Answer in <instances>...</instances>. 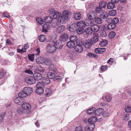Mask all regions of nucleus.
I'll return each instance as SVG.
<instances>
[{"instance_id": "nucleus-18", "label": "nucleus", "mask_w": 131, "mask_h": 131, "mask_svg": "<svg viewBox=\"0 0 131 131\" xmlns=\"http://www.w3.org/2000/svg\"><path fill=\"white\" fill-rule=\"evenodd\" d=\"M68 38V36L67 34H64L60 37V40L61 41H67Z\"/></svg>"}, {"instance_id": "nucleus-20", "label": "nucleus", "mask_w": 131, "mask_h": 131, "mask_svg": "<svg viewBox=\"0 0 131 131\" xmlns=\"http://www.w3.org/2000/svg\"><path fill=\"white\" fill-rule=\"evenodd\" d=\"M74 15L75 19L77 20H80L82 18L81 14L78 12H77L74 13Z\"/></svg>"}, {"instance_id": "nucleus-42", "label": "nucleus", "mask_w": 131, "mask_h": 131, "mask_svg": "<svg viewBox=\"0 0 131 131\" xmlns=\"http://www.w3.org/2000/svg\"><path fill=\"white\" fill-rule=\"evenodd\" d=\"M45 85V84L42 82H38L36 86V88H43Z\"/></svg>"}, {"instance_id": "nucleus-34", "label": "nucleus", "mask_w": 131, "mask_h": 131, "mask_svg": "<svg viewBox=\"0 0 131 131\" xmlns=\"http://www.w3.org/2000/svg\"><path fill=\"white\" fill-rule=\"evenodd\" d=\"M114 4L112 2L109 3L107 5V8L108 9H112L114 8L115 6Z\"/></svg>"}, {"instance_id": "nucleus-44", "label": "nucleus", "mask_w": 131, "mask_h": 131, "mask_svg": "<svg viewBox=\"0 0 131 131\" xmlns=\"http://www.w3.org/2000/svg\"><path fill=\"white\" fill-rule=\"evenodd\" d=\"M44 84H49L50 82V80L49 78H44L43 80H42V82Z\"/></svg>"}, {"instance_id": "nucleus-23", "label": "nucleus", "mask_w": 131, "mask_h": 131, "mask_svg": "<svg viewBox=\"0 0 131 131\" xmlns=\"http://www.w3.org/2000/svg\"><path fill=\"white\" fill-rule=\"evenodd\" d=\"M116 26V25L112 23L111 22L110 24L108 25L107 27L108 30H111L114 29L115 27Z\"/></svg>"}, {"instance_id": "nucleus-35", "label": "nucleus", "mask_w": 131, "mask_h": 131, "mask_svg": "<svg viewBox=\"0 0 131 131\" xmlns=\"http://www.w3.org/2000/svg\"><path fill=\"white\" fill-rule=\"evenodd\" d=\"M49 70L53 72H56V69L54 65L53 64H50L49 67Z\"/></svg>"}, {"instance_id": "nucleus-4", "label": "nucleus", "mask_w": 131, "mask_h": 131, "mask_svg": "<svg viewBox=\"0 0 131 131\" xmlns=\"http://www.w3.org/2000/svg\"><path fill=\"white\" fill-rule=\"evenodd\" d=\"M25 82L28 84H30L35 83L36 82V81L34 77L30 76L26 78Z\"/></svg>"}, {"instance_id": "nucleus-30", "label": "nucleus", "mask_w": 131, "mask_h": 131, "mask_svg": "<svg viewBox=\"0 0 131 131\" xmlns=\"http://www.w3.org/2000/svg\"><path fill=\"white\" fill-rule=\"evenodd\" d=\"M47 76L49 78L53 79L56 76L55 74L53 72H50L48 73Z\"/></svg>"}, {"instance_id": "nucleus-13", "label": "nucleus", "mask_w": 131, "mask_h": 131, "mask_svg": "<svg viewBox=\"0 0 131 131\" xmlns=\"http://www.w3.org/2000/svg\"><path fill=\"white\" fill-rule=\"evenodd\" d=\"M108 16V13L106 12H103L100 14V17L103 19L107 18Z\"/></svg>"}, {"instance_id": "nucleus-38", "label": "nucleus", "mask_w": 131, "mask_h": 131, "mask_svg": "<svg viewBox=\"0 0 131 131\" xmlns=\"http://www.w3.org/2000/svg\"><path fill=\"white\" fill-rule=\"evenodd\" d=\"M70 40L72 42H75L78 39V38L76 36H72L70 37Z\"/></svg>"}, {"instance_id": "nucleus-47", "label": "nucleus", "mask_w": 131, "mask_h": 131, "mask_svg": "<svg viewBox=\"0 0 131 131\" xmlns=\"http://www.w3.org/2000/svg\"><path fill=\"white\" fill-rule=\"evenodd\" d=\"M116 33L115 32L112 31L108 34V37L110 38L111 39L114 38L115 36Z\"/></svg>"}, {"instance_id": "nucleus-7", "label": "nucleus", "mask_w": 131, "mask_h": 131, "mask_svg": "<svg viewBox=\"0 0 131 131\" xmlns=\"http://www.w3.org/2000/svg\"><path fill=\"white\" fill-rule=\"evenodd\" d=\"M91 39H89L86 40L85 44V47L86 48H89L93 44Z\"/></svg>"}, {"instance_id": "nucleus-51", "label": "nucleus", "mask_w": 131, "mask_h": 131, "mask_svg": "<svg viewBox=\"0 0 131 131\" xmlns=\"http://www.w3.org/2000/svg\"><path fill=\"white\" fill-rule=\"evenodd\" d=\"M130 117L129 115L127 114H125L124 115L123 119L126 121H128L130 119Z\"/></svg>"}, {"instance_id": "nucleus-52", "label": "nucleus", "mask_w": 131, "mask_h": 131, "mask_svg": "<svg viewBox=\"0 0 131 131\" xmlns=\"http://www.w3.org/2000/svg\"><path fill=\"white\" fill-rule=\"evenodd\" d=\"M106 33L104 30H102L100 32V36L102 37H104L106 36Z\"/></svg>"}, {"instance_id": "nucleus-58", "label": "nucleus", "mask_w": 131, "mask_h": 131, "mask_svg": "<svg viewBox=\"0 0 131 131\" xmlns=\"http://www.w3.org/2000/svg\"><path fill=\"white\" fill-rule=\"evenodd\" d=\"M75 131H84L82 127L80 126H78L75 128Z\"/></svg>"}, {"instance_id": "nucleus-6", "label": "nucleus", "mask_w": 131, "mask_h": 131, "mask_svg": "<svg viewBox=\"0 0 131 131\" xmlns=\"http://www.w3.org/2000/svg\"><path fill=\"white\" fill-rule=\"evenodd\" d=\"M54 45L56 49H61L63 47V45L62 44V42L61 40H57L56 42H54Z\"/></svg>"}, {"instance_id": "nucleus-39", "label": "nucleus", "mask_w": 131, "mask_h": 131, "mask_svg": "<svg viewBox=\"0 0 131 131\" xmlns=\"http://www.w3.org/2000/svg\"><path fill=\"white\" fill-rule=\"evenodd\" d=\"M107 41L106 40H104L100 43V45L102 47H105L107 44Z\"/></svg>"}, {"instance_id": "nucleus-31", "label": "nucleus", "mask_w": 131, "mask_h": 131, "mask_svg": "<svg viewBox=\"0 0 131 131\" xmlns=\"http://www.w3.org/2000/svg\"><path fill=\"white\" fill-rule=\"evenodd\" d=\"M107 3L106 2L102 1L99 3V6L101 8H104L106 6Z\"/></svg>"}, {"instance_id": "nucleus-22", "label": "nucleus", "mask_w": 131, "mask_h": 131, "mask_svg": "<svg viewBox=\"0 0 131 131\" xmlns=\"http://www.w3.org/2000/svg\"><path fill=\"white\" fill-rule=\"evenodd\" d=\"M44 21L45 23H51L53 21L52 17L50 16L46 17L44 19Z\"/></svg>"}, {"instance_id": "nucleus-48", "label": "nucleus", "mask_w": 131, "mask_h": 131, "mask_svg": "<svg viewBox=\"0 0 131 131\" xmlns=\"http://www.w3.org/2000/svg\"><path fill=\"white\" fill-rule=\"evenodd\" d=\"M37 22L40 24H42L43 23V20L42 18H36Z\"/></svg>"}, {"instance_id": "nucleus-60", "label": "nucleus", "mask_w": 131, "mask_h": 131, "mask_svg": "<svg viewBox=\"0 0 131 131\" xmlns=\"http://www.w3.org/2000/svg\"><path fill=\"white\" fill-rule=\"evenodd\" d=\"M58 23L57 21H56L53 22L52 24V26L53 27H54L57 26L58 25Z\"/></svg>"}, {"instance_id": "nucleus-1", "label": "nucleus", "mask_w": 131, "mask_h": 131, "mask_svg": "<svg viewBox=\"0 0 131 131\" xmlns=\"http://www.w3.org/2000/svg\"><path fill=\"white\" fill-rule=\"evenodd\" d=\"M32 89L29 87H25L18 94L19 96L20 97H25L28 95H30L32 92Z\"/></svg>"}, {"instance_id": "nucleus-54", "label": "nucleus", "mask_w": 131, "mask_h": 131, "mask_svg": "<svg viewBox=\"0 0 131 131\" xmlns=\"http://www.w3.org/2000/svg\"><path fill=\"white\" fill-rule=\"evenodd\" d=\"M125 111L127 112H131V107L129 106H127L125 108Z\"/></svg>"}, {"instance_id": "nucleus-57", "label": "nucleus", "mask_w": 131, "mask_h": 131, "mask_svg": "<svg viewBox=\"0 0 131 131\" xmlns=\"http://www.w3.org/2000/svg\"><path fill=\"white\" fill-rule=\"evenodd\" d=\"M91 13V14L90 13V14H88L87 15L88 17L90 20L93 19V16L94 14L93 12H92Z\"/></svg>"}, {"instance_id": "nucleus-17", "label": "nucleus", "mask_w": 131, "mask_h": 131, "mask_svg": "<svg viewBox=\"0 0 131 131\" xmlns=\"http://www.w3.org/2000/svg\"><path fill=\"white\" fill-rule=\"evenodd\" d=\"M50 26L49 24H44L42 27V31L46 32L48 31V30L50 29Z\"/></svg>"}, {"instance_id": "nucleus-55", "label": "nucleus", "mask_w": 131, "mask_h": 131, "mask_svg": "<svg viewBox=\"0 0 131 131\" xmlns=\"http://www.w3.org/2000/svg\"><path fill=\"white\" fill-rule=\"evenodd\" d=\"M88 55L90 58H95L97 56L96 54L91 53H88Z\"/></svg>"}, {"instance_id": "nucleus-21", "label": "nucleus", "mask_w": 131, "mask_h": 131, "mask_svg": "<svg viewBox=\"0 0 131 131\" xmlns=\"http://www.w3.org/2000/svg\"><path fill=\"white\" fill-rule=\"evenodd\" d=\"M75 44V42L70 41L67 42V46L68 48H72L74 47Z\"/></svg>"}, {"instance_id": "nucleus-56", "label": "nucleus", "mask_w": 131, "mask_h": 131, "mask_svg": "<svg viewBox=\"0 0 131 131\" xmlns=\"http://www.w3.org/2000/svg\"><path fill=\"white\" fill-rule=\"evenodd\" d=\"M25 72L30 75H32L33 74V72L30 69H28L25 70Z\"/></svg>"}, {"instance_id": "nucleus-32", "label": "nucleus", "mask_w": 131, "mask_h": 131, "mask_svg": "<svg viewBox=\"0 0 131 131\" xmlns=\"http://www.w3.org/2000/svg\"><path fill=\"white\" fill-rule=\"evenodd\" d=\"M105 98L107 102H110L112 99V96L111 94H108L106 95Z\"/></svg>"}, {"instance_id": "nucleus-12", "label": "nucleus", "mask_w": 131, "mask_h": 131, "mask_svg": "<svg viewBox=\"0 0 131 131\" xmlns=\"http://www.w3.org/2000/svg\"><path fill=\"white\" fill-rule=\"evenodd\" d=\"M22 106L23 108L27 110H29L31 108L30 105L28 102L23 103L22 105Z\"/></svg>"}, {"instance_id": "nucleus-2", "label": "nucleus", "mask_w": 131, "mask_h": 131, "mask_svg": "<svg viewBox=\"0 0 131 131\" xmlns=\"http://www.w3.org/2000/svg\"><path fill=\"white\" fill-rule=\"evenodd\" d=\"M46 49L47 51L49 53H53L55 52L57 49L54 45V42L52 41L48 43Z\"/></svg>"}, {"instance_id": "nucleus-27", "label": "nucleus", "mask_w": 131, "mask_h": 131, "mask_svg": "<svg viewBox=\"0 0 131 131\" xmlns=\"http://www.w3.org/2000/svg\"><path fill=\"white\" fill-rule=\"evenodd\" d=\"M44 90L43 88H37L35 92L38 94H41L43 93Z\"/></svg>"}, {"instance_id": "nucleus-11", "label": "nucleus", "mask_w": 131, "mask_h": 131, "mask_svg": "<svg viewBox=\"0 0 131 131\" xmlns=\"http://www.w3.org/2000/svg\"><path fill=\"white\" fill-rule=\"evenodd\" d=\"M77 45L75 47L74 49L77 52L80 53L83 50V48L80 45H78L77 42L76 43Z\"/></svg>"}, {"instance_id": "nucleus-46", "label": "nucleus", "mask_w": 131, "mask_h": 131, "mask_svg": "<svg viewBox=\"0 0 131 131\" xmlns=\"http://www.w3.org/2000/svg\"><path fill=\"white\" fill-rule=\"evenodd\" d=\"M35 55L33 53L28 54V57L29 60L31 61H33L34 59Z\"/></svg>"}, {"instance_id": "nucleus-9", "label": "nucleus", "mask_w": 131, "mask_h": 131, "mask_svg": "<svg viewBox=\"0 0 131 131\" xmlns=\"http://www.w3.org/2000/svg\"><path fill=\"white\" fill-rule=\"evenodd\" d=\"M64 26L62 25L58 27L56 30V32L57 33L60 34L63 32L65 30Z\"/></svg>"}, {"instance_id": "nucleus-14", "label": "nucleus", "mask_w": 131, "mask_h": 131, "mask_svg": "<svg viewBox=\"0 0 131 131\" xmlns=\"http://www.w3.org/2000/svg\"><path fill=\"white\" fill-rule=\"evenodd\" d=\"M111 21V22L113 24L116 25L119 22V20L117 18H115L113 20H112L111 18H109L106 20L109 23L108 21Z\"/></svg>"}, {"instance_id": "nucleus-16", "label": "nucleus", "mask_w": 131, "mask_h": 131, "mask_svg": "<svg viewBox=\"0 0 131 131\" xmlns=\"http://www.w3.org/2000/svg\"><path fill=\"white\" fill-rule=\"evenodd\" d=\"M85 26H93L94 24V21L89 19L86 21L85 22Z\"/></svg>"}, {"instance_id": "nucleus-33", "label": "nucleus", "mask_w": 131, "mask_h": 131, "mask_svg": "<svg viewBox=\"0 0 131 131\" xmlns=\"http://www.w3.org/2000/svg\"><path fill=\"white\" fill-rule=\"evenodd\" d=\"M95 108L94 107L91 108L87 111V113L89 114H92L94 113L95 111Z\"/></svg>"}, {"instance_id": "nucleus-49", "label": "nucleus", "mask_w": 131, "mask_h": 131, "mask_svg": "<svg viewBox=\"0 0 131 131\" xmlns=\"http://www.w3.org/2000/svg\"><path fill=\"white\" fill-rule=\"evenodd\" d=\"M116 10H115L113 9L110 11L109 13V14L111 16H113L116 14Z\"/></svg>"}, {"instance_id": "nucleus-63", "label": "nucleus", "mask_w": 131, "mask_h": 131, "mask_svg": "<svg viewBox=\"0 0 131 131\" xmlns=\"http://www.w3.org/2000/svg\"><path fill=\"white\" fill-rule=\"evenodd\" d=\"M101 9L102 8H101L100 7H97L96 8L95 10L96 12L98 13H99L100 12Z\"/></svg>"}, {"instance_id": "nucleus-24", "label": "nucleus", "mask_w": 131, "mask_h": 131, "mask_svg": "<svg viewBox=\"0 0 131 131\" xmlns=\"http://www.w3.org/2000/svg\"><path fill=\"white\" fill-rule=\"evenodd\" d=\"M96 117L94 116L88 119V122L91 125L94 124V123L96 121Z\"/></svg>"}, {"instance_id": "nucleus-25", "label": "nucleus", "mask_w": 131, "mask_h": 131, "mask_svg": "<svg viewBox=\"0 0 131 131\" xmlns=\"http://www.w3.org/2000/svg\"><path fill=\"white\" fill-rule=\"evenodd\" d=\"M94 124H92L86 126L85 129L86 131H91L94 128Z\"/></svg>"}, {"instance_id": "nucleus-10", "label": "nucleus", "mask_w": 131, "mask_h": 131, "mask_svg": "<svg viewBox=\"0 0 131 131\" xmlns=\"http://www.w3.org/2000/svg\"><path fill=\"white\" fill-rule=\"evenodd\" d=\"M34 68L36 70L38 71L43 74L45 72V69L44 68L41 66H35Z\"/></svg>"}, {"instance_id": "nucleus-61", "label": "nucleus", "mask_w": 131, "mask_h": 131, "mask_svg": "<svg viewBox=\"0 0 131 131\" xmlns=\"http://www.w3.org/2000/svg\"><path fill=\"white\" fill-rule=\"evenodd\" d=\"M17 51L19 53H23L26 52V50H25L24 49L22 48L21 49H17Z\"/></svg>"}, {"instance_id": "nucleus-50", "label": "nucleus", "mask_w": 131, "mask_h": 131, "mask_svg": "<svg viewBox=\"0 0 131 131\" xmlns=\"http://www.w3.org/2000/svg\"><path fill=\"white\" fill-rule=\"evenodd\" d=\"M44 63L47 65H50L51 63V61L47 59H45Z\"/></svg>"}, {"instance_id": "nucleus-41", "label": "nucleus", "mask_w": 131, "mask_h": 131, "mask_svg": "<svg viewBox=\"0 0 131 131\" xmlns=\"http://www.w3.org/2000/svg\"><path fill=\"white\" fill-rule=\"evenodd\" d=\"M92 41L93 44L96 43L98 40V37L97 35L95 36L91 39Z\"/></svg>"}, {"instance_id": "nucleus-62", "label": "nucleus", "mask_w": 131, "mask_h": 131, "mask_svg": "<svg viewBox=\"0 0 131 131\" xmlns=\"http://www.w3.org/2000/svg\"><path fill=\"white\" fill-rule=\"evenodd\" d=\"M101 70L102 71H104L107 69V67L106 66H102L101 67Z\"/></svg>"}, {"instance_id": "nucleus-64", "label": "nucleus", "mask_w": 131, "mask_h": 131, "mask_svg": "<svg viewBox=\"0 0 131 131\" xmlns=\"http://www.w3.org/2000/svg\"><path fill=\"white\" fill-rule=\"evenodd\" d=\"M100 49L99 48H96L95 49L94 51L96 53L98 54H101Z\"/></svg>"}, {"instance_id": "nucleus-40", "label": "nucleus", "mask_w": 131, "mask_h": 131, "mask_svg": "<svg viewBox=\"0 0 131 131\" xmlns=\"http://www.w3.org/2000/svg\"><path fill=\"white\" fill-rule=\"evenodd\" d=\"M46 94L48 96H50L52 94V91L49 88H47L45 90Z\"/></svg>"}, {"instance_id": "nucleus-15", "label": "nucleus", "mask_w": 131, "mask_h": 131, "mask_svg": "<svg viewBox=\"0 0 131 131\" xmlns=\"http://www.w3.org/2000/svg\"><path fill=\"white\" fill-rule=\"evenodd\" d=\"M77 26L78 28H85L86 27L85 26V22L83 21H81L78 22L77 25Z\"/></svg>"}, {"instance_id": "nucleus-43", "label": "nucleus", "mask_w": 131, "mask_h": 131, "mask_svg": "<svg viewBox=\"0 0 131 131\" xmlns=\"http://www.w3.org/2000/svg\"><path fill=\"white\" fill-rule=\"evenodd\" d=\"M85 31L86 34L89 35L91 34L92 32V29L90 27L86 28L85 30Z\"/></svg>"}, {"instance_id": "nucleus-19", "label": "nucleus", "mask_w": 131, "mask_h": 131, "mask_svg": "<svg viewBox=\"0 0 131 131\" xmlns=\"http://www.w3.org/2000/svg\"><path fill=\"white\" fill-rule=\"evenodd\" d=\"M103 110L102 108H99L95 111L94 114L97 116H98L102 114Z\"/></svg>"}, {"instance_id": "nucleus-53", "label": "nucleus", "mask_w": 131, "mask_h": 131, "mask_svg": "<svg viewBox=\"0 0 131 131\" xmlns=\"http://www.w3.org/2000/svg\"><path fill=\"white\" fill-rule=\"evenodd\" d=\"M95 21L96 23L98 24H100L102 22V20L99 17L96 18L95 20Z\"/></svg>"}, {"instance_id": "nucleus-29", "label": "nucleus", "mask_w": 131, "mask_h": 131, "mask_svg": "<svg viewBox=\"0 0 131 131\" xmlns=\"http://www.w3.org/2000/svg\"><path fill=\"white\" fill-rule=\"evenodd\" d=\"M39 40L41 42H44L46 40V36L43 35H41L38 37Z\"/></svg>"}, {"instance_id": "nucleus-3", "label": "nucleus", "mask_w": 131, "mask_h": 131, "mask_svg": "<svg viewBox=\"0 0 131 131\" xmlns=\"http://www.w3.org/2000/svg\"><path fill=\"white\" fill-rule=\"evenodd\" d=\"M70 13V11L68 10L64 11L63 12V15L61 16L60 18L58 19V21L60 20L61 22L67 21L68 19L69 15Z\"/></svg>"}, {"instance_id": "nucleus-26", "label": "nucleus", "mask_w": 131, "mask_h": 131, "mask_svg": "<svg viewBox=\"0 0 131 131\" xmlns=\"http://www.w3.org/2000/svg\"><path fill=\"white\" fill-rule=\"evenodd\" d=\"M91 29L92 31L94 32L97 31L99 29V26L96 25H94L91 26Z\"/></svg>"}, {"instance_id": "nucleus-59", "label": "nucleus", "mask_w": 131, "mask_h": 131, "mask_svg": "<svg viewBox=\"0 0 131 131\" xmlns=\"http://www.w3.org/2000/svg\"><path fill=\"white\" fill-rule=\"evenodd\" d=\"M23 110L20 107H18L17 108V111L18 113L21 114L23 112Z\"/></svg>"}, {"instance_id": "nucleus-37", "label": "nucleus", "mask_w": 131, "mask_h": 131, "mask_svg": "<svg viewBox=\"0 0 131 131\" xmlns=\"http://www.w3.org/2000/svg\"><path fill=\"white\" fill-rule=\"evenodd\" d=\"M61 15V14L60 12H57L54 13L53 17V18L55 19L58 18H60V17Z\"/></svg>"}, {"instance_id": "nucleus-28", "label": "nucleus", "mask_w": 131, "mask_h": 131, "mask_svg": "<svg viewBox=\"0 0 131 131\" xmlns=\"http://www.w3.org/2000/svg\"><path fill=\"white\" fill-rule=\"evenodd\" d=\"M45 59L41 57L38 58L36 60V62L39 64L43 63Z\"/></svg>"}, {"instance_id": "nucleus-5", "label": "nucleus", "mask_w": 131, "mask_h": 131, "mask_svg": "<svg viewBox=\"0 0 131 131\" xmlns=\"http://www.w3.org/2000/svg\"><path fill=\"white\" fill-rule=\"evenodd\" d=\"M77 27V25L76 24H70L68 28V29L70 31L73 32L76 30Z\"/></svg>"}, {"instance_id": "nucleus-8", "label": "nucleus", "mask_w": 131, "mask_h": 131, "mask_svg": "<svg viewBox=\"0 0 131 131\" xmlns=\"http://www.w3.org/2000/svg\"><path fill=\"white\" fill-rule=\"evenodd\" d=\"M33 77L35 80H40L42 78L41 74L38 73H35L33 74Z\"/></svg>"}, {"instance_id": "nucleus-36", "label": "nucleus", "mask_w": 131, "mask_h": 131, "mask_svg": "<svg viewBox=\"0 0 131 131\" xmlns=\"http://www.w3.org/2000/svg\"><path fill=\"white\" fill-rule=\"evenodd\" d=\"M23 97H20L16 98L15 100V103L18 105L20 104V103L22 101V99L21 98Z\"/></svg>"}, {"instance_id": "nucleus-45", "label": "nucleus", "mask_w": 131, "mask_h": 131, "mask_svg": "<svg viewBox=\"0 0 131 131\" xmlns=\"http://www.w3.org/2000/svg\"><path fill=\"white\" fill-rule=\"evenodd\" d=\"M84 31V29L80 28H78L77 30V32L79 34H81L83 33Z\"/></svg>"}]
</instances>
